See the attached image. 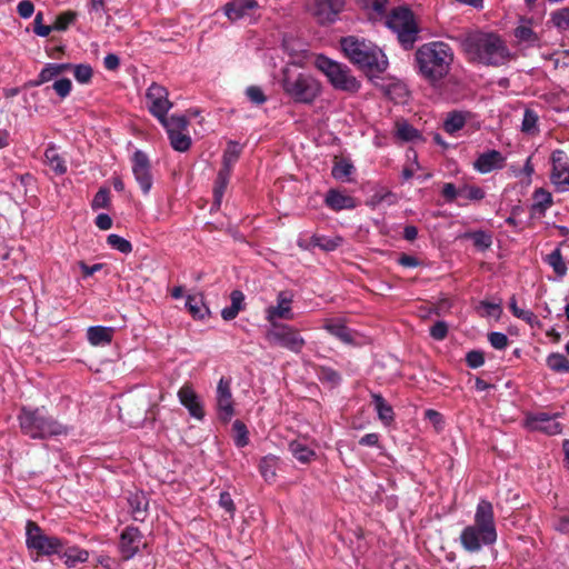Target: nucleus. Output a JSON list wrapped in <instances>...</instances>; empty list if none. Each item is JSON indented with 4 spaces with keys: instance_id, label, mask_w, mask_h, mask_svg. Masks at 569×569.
I'll return each mask as SVG.
<instances>
[{
    "instance_id": "obj_34",
    "label": "nucleus",
    "mask_w": 569,
    "mask_h": 569,
    "mask_svg": "<svg viewBox=\"0 0 569 569\" xmlns=\"http://www.w3.org/2000/svg\"><path fill=\"white\" fill-rule=\"evenodd\" d=\"M44 162L51 168L56 174H63L67 172V164L63 157L60 156L53 144L48 146L44 151Z\"/></svg>"
},
{
    "instance_id": "obj_22",
    "label": "nucleus",
    "mask_w": 569,
    "mask_h": 569,
    "mask_svg": "<svg viewBox=\"0 0 569 569\" xmlns=\"http://www.w3.org/2000/svg\"><path fill=\"white\" fill-rule=\"evenodd\" d=\"M180 403L189 411L190 416L197 420H202L206 416L203 405L191 385H183L178 391Z\"/></svg>"
},
{
    "instance_id": "obj_58",
    "label": "nucleus",
    "mask_w": 569,
    "mask_h": 569,
    "mask_svg": "<svg viewBox=\"0 0 569 569\" xmlns=\"http://www.w3.org/2000/svg\"><path fill=\"white\" fill-rule=\"evenodd\" d=\"M52 89L56 91V93L60 97V98H66L67 96H69L71 89H72V82L70 79L68 78H61V79H58L56 80L53 83H52Z\"/></svg>"
},
{
    "instance_id": "obj_11",
    "label": "nucleus",
    "mask_w": 569,
    "mask_h": 569,
    "mask_svg": "<svg viewBox=\"0 0 569 569\" xmlns=\"http://www.w3.org/2000/svg\"><path fill=\"white\" fill-rule=\"evenodd\" d=\"M345 8V0H308L307 10L320 24H331Z\"/></svg>"
},
{
    "instance_id": "obj_62",
    "label": "nucleus",
    "mask_w": 569,
    "mask_h": 569,
    "mask_svg": "<svg viewBox=\"0 0 569 569\" xmlns=\"http://www.w3.org/2000/svg\"><path fill=\"white\" fill-rule=\"evenodd\" d=\"M459 192L460 188H456L451 182L445 183L441 190V194L448 203L453 202L459 197Z\"/></svg>"
},
{
    "instance_id": "obj_16",
    "label": "nucleus",
    "mask_w": 569,
    "mask_h": 569,
    "mask_svg": "<svg viewBox=\"0 0 569 569\" xmlns=\"http://www.w3.org/2000/svg\"><path fill=\"white\" fill-rule=\"evenodd\" d=\"M142 547H144L143 533L139 528L126 527L120 535L118 545L121 559L124 561L132 559Z\"/></svg>"
},
{
    "instance_id": "obj_41",
    "label": "nucleus",
    "mask_w": 569,
    "mask_h": 569,
    "mask_svg": "<svg viewBox=\"0 0 569 569\" xmlns=\"http://www.w3.org/2000/svg\"><path fill=\"white\" fill-rule=\"evenodd\" d=\"M533 200L535 203L531 207V211L538 212L540 214H543L545 211L552 204L551 193L542 188L535 190Z\"/></svg>"
},
{
    "instance_id": "obj_51",
    "label": "nucleus",
    "mask_w": 569,
    "mask_h": 569,
    "mask_svg": "<svg viewBox=\"0 0 569 569\" xmlns=\"http://www.w3.org/2000/svg\"><path fill=\"white\" fill-rule=\"evenodd\" d=\"M77 19L74 11L68 10L59 13L53 22L56 31H66Z\"/></svg>"
},
{
    "instance_id": "obj_60",
    "label": "nucleus",
    "mask_w": 569,
    "mask_h": 569,
    "mask_svg": "<svg viewBox=\"0 0 569 569\" xmlns=\"http://www.w3.org/2000/svg\"><path fill=\"white\" fill-rule=\"evenodd\" d=\"M353 170V166L347 161H339L336 162L335 167L332 168V176L336 179H343L351 174Z\"/></svg>"
},
{
    "instance_id": "obj_47",
    "label": "nucleus",
    "mask_w": 569,
    "mask_h": 569,
    "mask_svg": "<svg viewBox=\"0 0 569 569\" xmlns=\"http://www.w3.org/2000/svg\"><path fill=\"white\" fill-rule=\"evenodd\" d=\"M232 430L234 432V445L238 448H243L249 443V431L244 422L237 419L232 423Z\"/></svg>"
},
{
    "instance_id": "obj_44",
    "label": "nucleus",
    "mask_w": 569,
    "mask_h": 569,
    "mask_svg": "<svg viewBox=\"0 0 569 569\" xmlns=\"http://www.w3.org/2000/svg\"><path fill=\"white\" fill-rule=\"evenodd\" d=\"M547 367L555 372H569V359L560 352H552L546 359Z\"/></svg>"
},
{
    "instance_id": "obj_9",
    "label": "nucleus",
    "mask_w": 569,
    "mask_h": 569,
    "mask_svg": "<svg viewBox=\"0 0 569 569\" xmlns=\"http://www.w3.org/2000/svg\"><path fill=\"white\" fill-rule=\"evenodd\" d=\"M425 81L443 99L458 101L465 87L455 73H422Z\"/></svg>"
},
{
    "instance_id": "obj_54",
    "label": "nucleus",
    "mask_w": 569,
    "mask_h": 569,
    "mask_svg": "<svg viewBox=\"0 0 569 569\" xmlns=\"http://www.w3.org/2000/svg\"><path fill=\"white\" fill-rule=\"evenodd\" d=\"M551 21L557 28L569 30V8H563L552 12Z\"/></svg>"
},
{
    "instance_id": "obj_17",
    "label": "nucleus",
    "mask_w": 569,
    "mask_h": 569,
    "mask_svg": "<svg viewBox=\"0 0 569 569\" xmlns=\"http://www.w3.org/2000/svg\"><path fill=\"white\" fill-rule=\"evenodd\" d=\"M470 527H475L485 533L487 540L498 538L493 506L488 500H480L475 513V521Z\"/></svg>"
},
{
    "instance_id": "obj_3",
    "label": "nucleus",
    "mask_w": 569,
    "mask_h": 569,
    "mask_svg": "<svg viewBox=\"0 0 569 569\" xmlns=\"http://www.w3.org/2000/svg\"><path fill=\"white\" fill-rule=\"evenodd\" d=\"M21 432L32 439H44L67 433V428L48 416L44 408L22 407L18 415Z\"/></svg>"
},
{
    "instance_id": "obj_31",
    "label": "nucleus",
    "mask_w": 569,
    "mask_h": 569,
    "mask_svg": "<svg viewBox=\"0 0 569 569\" xmlns=\"http://www.w3.org/2000/svg\"><path fill=\"white\" fill-rule=\"evenodd\" d=\"M563 243L565 242H560L559 246L552 252H550L543 258V261L552 268L553 272L557 274L559 279H562L568 271L567 264L561 252V246H563Z\"/></svg>"
},
{
    "instance_id": "obj_35",
    "label": "nucleus",
    "mask_w": 569,
    "mask_h": 569,
    "mask_svg": "<svg viewBox=\"0 0 569 569\" xmlns=\"http://www.w3.org/2000/svg\"><path fill=\"white\" fill-rule=\"evenodd\" d=\"M278 463L279 458L273 455H267L260 459L258 469L261 477L267 482H273L276 480Z\"/></svg>"
},
{
    "instance_id": "obj_1",
    "label": "nucleus",
    "mask_w": 569,
    "mask_h": 569,
    "mask_svg": "<svg viewBox=\"0 0 569 569\" xmlns=\"http://www.w3.org/2000/svg\"><path fill=\"white\" fill-rule=\"evenodd\" d=\"M468 61L486 67H500L511 54L506 42L495 32L468 31L453 38Z\"/></svg>"
},
{
    "instance_id": "obj_18",
    "label": "nucleus",
    "mask_w": 569,
    "mask_h": 569,
    "mask_svg": "<svg viewBox=\"0 0 569 569\" xmlns=\"http://www.w3.org/2000/svg\"><path fill=\"white\" fill-rule=\"evenodd\" d=\"M131 163L132 173L141 191L144 194L149 193L153 183V177L151 173V164L148 156L141 150H136L132 154Z\"/></svg>"
},
{
    "instance_id": "obj_2",
    "label": "nucleus",
    "mask_w": 569,
    "mask_h": 569,
    "mask_svg": "<svg viewBox=\"0 0 569 569\" xmlns=\"http://www.w3.org/2000/svg\"><path fill=\"white\" fill-rule=\"evenodd\" d=\"M340 47L350 62L359 69L386 71L389 66L385 52L369 40L348 36L341 38Z\"/></svg>"
},
{
    "instance_id": "obj_49",
    "label": "nucleus",
    "mask_w": 569,
    "mask_h": 569,
    "mask_svg": "<svg viewBox=\"0 0 569 569\" xmlns=\"http://www.w3.org/2000/svg\"><path fill=\"white\" fill-rule=\"evenodd\" d=\"M466 238L472 240L473 246L479 250H487L492 244V237L482 230L466 233Z\"/></svg>"
},
{
    "instance_id": "obj_25",
    "label": "nucleus",
    "mask_w": 569,
    "mask_h": 569,
    "mask_svg": "<svg viewBox=\"0 0 569 569\" xmlns=\"http://www.w3.org/2000/svg\"><path fill=\"white\" fill-rule=\"evenodd\" d=\"M114 332L112 327L91 326L87 329V339L93 347L108 346L112 342Z\"/></svg>"
},
{
    "instance_id": "obj_45",
    "label": "nucleus",
    "mask_w": 569,
    "mask_h": 569,
    "mask_svg": "<svg viewBox=\"0 0 569 569\" xmlns=\"http://www.w3.org/2000/svg\"><path fill=\"white\" fill-rule=\"evenodd\" d=\"M343 239L341 237L328 238L326 236H313L311 244L325 251H333L341 246Z\"/></svg>"
},
{
    "instance_id": "obj_33",
    "label": "nucleus",
    "mask_w": 569,
    "mask_h": 569,
    "mask_svg": "<svg viewBox=\"0 0 569 569\" xmlns=\"http://www.w3.org/2000/svg\"><path fill=\"white\" fill-rule=\"evenodd\" d=\"M315 372L319 381L323 385H328L330 388L338 387L342 381L341 375L328 366H315Z\"/></svg>"
},
{
    "instance_id": "obj_24",
    "label": "nucleus",
    "mask_w": 569,
    "mask_h": 569,
    "mask_svg": "<svg viewBox=\"0 0 569 569\" xmlns=\"http://www.w3.org/2000/svg\"><path fill=\"white\" fill-rule=\"evenodd\" d=\"M506 158L498 150H488L478 156L473 163L475 170L480 173H489L493 170L502 169Z\"/></svg>"
},
{
    "instance_id": "obj_61",
    "label": "nucleus",
    "mask_w": 569,
    "mask_h": 569,
    "mask_svg": "<svg viewBox=\"0 0 569 569\" xmlns=\"http://www.w3.org/2000/svg\"><path fill=\"white\" fill-rule=\"evenodd\" d=\"M488 341L497 350L505 349L509 343L507 335L497 331L488 333Z\"/></svg>"
},
{
    "instance_id": "obj_7",
    "label": "nucleus",
    "mask_w": 569,
    "mask_h": 569,
    "mask_svg": "<svg viewBox=\"0 0 569 569\" xmlns=\"http://www.w3.org/2000/svg\"><path fill=\"white\" fill-rule=\"evenodd\" d=\"M26 545L30 551H34L37 558L42 556L60 555L64 547V539L50 536L34 521L26 525Z\"/></svg>"
},
{
    "instance_id": "obj_4",
    "label": "nucleus",
    "mask_w": 569,
    "mask_h": 569,
    "mask_svg": "<svg viewBox=\"0 0 569 569\" xmlns=\"http://www.w3.org/2000/svg\"><path fill=\"white\" fill-rule=\"evenodd\" d=\"M386 26L397 34V39L405 50L413 48L420 28L410 8L405 6L393 8L386 18Z\"/></svg>"
},
{
    "instance_id": "obj_21",
    "label": "nucleus",
    "mask_w": 569,
    "mask_h": 569,
    "mask_svg": "<svg viewBox=\"0 0 569 569\" xmlns=\"http://www.w3.org/2000/svg\"><path fill=\"white\" fill-rule=\"evenodd\" d=\"M497 541V538L487 540L485 533L475 527L467 526L460 533V543L462 548L469 553L479 552L483 546H491Z\"/></svg>"
},
{
    "instance_id": "obj_19",
    "label": "nucleus",
    "mask_w": 569,
    "mask_h": 569,
    "mask_svg": "<svg viewBox=\"0 0 569 569\" xmlns=\"http://www.w3.org/2000/svg\"><path fill=\"white\" fill-rule=\"evenodd\" d=\"M146 98L149 102V111L156 118L163 117V113H168L172 107V103L168 100L167 89L157 83H152L148 88Z\"/></svg>"
},
{
    "instance_id": "obj_64",
    "label": "nucleus",
    "mask_w": 569,
    "mask_h": 569,
    "mask_svg": "<svg viewBox=\"0 0 569 569\" xmlns=\"http://www.w3.org/2000/svg\"><path fill=\"white\" fill-rule=\"evenodd\" d=\"M448 335V326L445 321H437L430 328V336L436 340H443Z\"/></svg>"
},
{
    "instance_id": "obj_48",
    "label": "nucleus",
    "mask_w": 569,
    "mask_h": 569,
    "mask_svg": "<svg viewBox=\"0 0 569 569\" xmlns=\"http://www.w3.org/2000/svg\"><path fill=\"white\" fill-rule=\"evenodd\" d=\"M171 147L179 152H184L189 150L191 146V138L184 133V131L181 132H174L168 134Z\"/></svg>"
},
{
    "instance_id": "obj_15",
    "label": "nucleus",
    "mask_w": 569,
    "mask_h": 569,
    "mask_svg": "<svg viewBox=\"0 0 569 569\" xmlns=\"http://www.w3.org/2000/svg\"><path fill=\"white\" fill-rule=\"evenodd\" d=\"M289 64L301 69L316 68L318 71H345L340 63L322 56L312 52L302 51L300 54L292 57Z\"/></svg>"
},
{
    "instance_id": "obj_13",
    "label": "nucleus",
    "mask_w": 569,
    "mask_h": 569,
    "mask_svg": "<svg viewBox=\"0 0 569 569\" xmlns=\"http://www.w3.org/2000/svg\"><path fill=\"white\" fill-rule=\"evenodd\" d=\"M216 408L219 419L227 423L236 413L234 400L231 391V378L221 377L216 390Z\"/></svg>"
},
{
    "instance_id": "obj_6",
    "label": "nucleus",
    "mask_w": 569,
    "mask_h": 569,
    "mask_svg": "<svg viewBox=\"0 0 569 569\" xmlns=\"http://www.w3.org/2000/svg\"><path fill=\"white\" fill-rule=\"evenodd\" d=\"M453 58L451 47L442 41L425 43L416 52L420 71H432L433 68L449 69Z\"/></svg>"
},
{
    "instance_id": "obj_29",
    "label": "nucleus",
    "mask_w": 569,
    "mask_h": 569,
    "mask_svg": "<svg viewBox=\"0 0 569 569\" xmlns=\"http://www.w3.org/2000/svg\"><path fill=\"white\" fill-rule=\"evenodd\" d=\"M330 83L336 88L348 92H356L360 82L351 73H325Z\"/></svg>"
},
{
    "instance_id": "obj_27",
    "label": "nucleus",
    "mask_w": 569,
    "mask_h": 569,
    "mask_svg": "<svg viewBox=\"0 0 569 569\" xmlns=\"http://www.w3.org/2000/svg\"><path fill=\"white\" fill-rule=\"evenodd\" d=\"M325 203L333 211L356 208L355 198L343 194L336 189H330L325 198Z\"/></svg>"
},
{
    "instance_id": "obj_53",
    "label": "nucleus",
    "mask_w": 569,
    "mask_h": 569,
    "mask_svg": "<svg viewBox=\"0 0 569 569\" xmlns=\"http://www.w3.org/2000/svg\"><path fill=\"white\" fill-rule=\"evenodd\" d=\"M459 197H463L468 200H482L485 198V191L478 186L465 184L460 187Z\"/></svg>"
},
{
    "instance_id": "obj_30",
    "label": "nucleus",
    "mask_w": 569,
    "mask_h": 569,
    "mask_svg": "<svg viewBox=\"0 0 569 569\" xmlns=\"http://www.w3.org/2000/svg\"><path fill=\"white\" fill-rule=\"evenodd\" d=\"M288 449L290 453L301 463H310L317 457L313 449L307 446L301 440H292L289 442Z\"/></svg>"
},
{
    "instance_id": "obj_50",
    "label": "nucleus",
    "mask_w": 569,
    "mask_h": 569,
    "mask_svg": "<svg viewBox=\"0 0 569 569\" xmlns=\"http://www.w3.org/2000/svg\"><path fill=\"white\" fill-rule=\"evenodd\" d=\"M41 71H93L92 67L84 63L70 64V63H49Z\"/></svg>"
},
{
    "instance_id": "obj_12",
    "label": "nucleus",
    "mask_w": 569,
    "mask_h": 569,
    "mask_svg": "<svg viewBox=\"0 0 569 569\" xmlns=\"http://www.w3.org/2000/svg\"><path fill=\"white\" fill-rule=\"evenodd\" d=\"M560 416V412L552 415L545 411L527 412L523 426L530 431H540L550 436L558 435L562 431V426L556 421Z\"/></svg>"
},
{
    "instance_id": "obj_38",
    "label": "nucleus",
    "mask_w": 569,
    "mask_h": 569,
    "mask_svg": "<svg viewBox=\"0 0 569 569\" xmlns=\"http://www.w3.org/2000/svg\"><path fill=\"white\" fill-rule=\"evenodd\" d=\"M157 119L166 128L168 134L186 131L189 124V121L184 116L172 114L168 118L167 113H163V117Z\"/></svg>"
},
{
    "instance_id": "obj_26",
    "label": "nucleus",
    "mask_w": 569,
    "mask_h": 569,
    "mask_svg": "<svg viewBox=\"0 0 569 569\" xmlns=\"http://www.w3.org/2000/svg\"><path fill=\"white\" fill-rule=\"evenodd\" d=\"M323 329L346 345H357L355 340V331L341 321L326 320Z\"/></svg>"
},
{
    "instance_id": "obj_56",
    "label": "nucleus",
    "mask_w": 569,
    "mask_h": 569,
    "mask_svg": "<svg viewBox=\"0 0 569 569\" xmlns=\"http://www.w3.org/2000/svg\"><path fill=\"white\" fill-rule=\"evenodd\" d=\"M247 98L254 104L260 106L267 101V96L259 86H249L246 89Z\"/></svg>"
},
{
    "instance_id": "obj_23",
    "label": "nucleus",
    "mask_w": 569,
    "mask_h": 569,
    "mask_svg": "<svg viewBox=\"0 0 569 569\" xmlns=\"http://www.w3.org/2000/svg\"><path fill=\"white\" fill-rule=\"evenodd\" d=\"M258 8L257 0H231L223 6V12L230 21L234 22L251 17Z\"/></svg>"
},
{
    "instance_id": "obj_36",
    "label": "nucleus",
    "mask_w": 569,
    "mask_h": 569,
    "mask_svg": "<svg viewBox=\"0 0 569 569\" xmlns=\"http://www.w3.org/2000/svg\"><path fill=\"white\" fill-rule=\"evenodd\" d=\"M242 152V147L236 141H229L227 149L222 156V166L221 170H227L228 172H232L233 166L239 160Z\"/></svg>"
},
{
    "instance_id": "obj_10",
    "label": "nucleus",
    "mask_w": 569,
    "mask_h": 569,
    "mask_svg": "<svg viewBox=\"0 0 569 569\" xmlns=\"http://www.w3.org/2000/svg\"><path fill=\"white\" fill-rule=\"evenodd\" d=\"M369 80L378 88H380L383 96L396 103H405L407 101L409 91L407 86L395 77L386 73H366Z\"/></svg>"
},
{
    "instance_id": "obj_32",
    "label": "nucleus",
    "mask_w": 569,
    "mask_h": 569,
    "mask_svg": "<svg viewBox=\"0 0 569 569\" xmlns=\"http://www.w3.org/2000/svg\"><path fill=\"white\" fill-rule=\"evenodd\" d=\"M371 399L379 419L385 425H390L395 420V412L392 407L380 393L371 392Z\"/></svg>"
},
{
    "instance_id": "obj_43",
    "label": "nucleus",
    "mask_w": 569,
    "mask_h": 569,
    "mask_svg": "<svg viewBox=\"0 0 569 569\" xmlns=\"http://www.w3.org/2000/svg\"><path fill=\"white\" fill-rule=\"evenodd\" d=\"M186 307L194 319H203L209 312L201 297L188 296Z\"/></svg>"
},
{
    "instance_id": "obj_5",
    "label": "nucleus",
    "mask_w": 569,
    "mask_h": 569,
    "mask_svg": "<svg viewBox=\"0 0 569 569\" xmlns=\"http://www.w3.org/2000/svg\"><path fill=\"white\" fill-rule=\"evenodd\" d=\"M284 93L297 103H312L320 93V83L311 73H283Z\"/></svg>"
},
{
    "instance_id": "obj_8",
    "label": "nucleus",
    "mask_w": 569,
    "mask_h": 569,
    "mask_svg": "<svg viewBox=\"0 0 569 569\" xmlns=\"http://www.w3.org/2000/svg\"><path fill=\"white\" fill-rule=\"evenodd\" d=\"M264 339L271 347H279L293 353H300L306 346V340L300 331L287 323L270 325L264 333Z\"/></svg>"
},
{
    "instance_id": "obj_55",
    "label": "nucleus",
    "mask_w": 569,
    "mask_h": 569,
    "mask_svg": "<svg viewBox=\"0 0 569 569\" xmlns=\"http://www.w3.org/2000/svg\"><path fill=\"white\" fill-rule=\"evenodd\" d=\"M515 37L521 41L527 43H535L538 41V37L532 31V29L528 26H519L515 29Z\"/></svg>"
},
{
    "instance_id": "obj_42",
    "label": "nucleus",
    "mask_w": 569,
    "mask_h": 569,
    "mask_svg": "<svg viewBox=\"0 0 569 569\" xmlns=\"http://www.w3.org/2000/svg\"><path fill=\"white\" fill-rule=\"evenodd\" d=\"M466 124V116L460 111H452L449 112L445 122H443V130L449 133L453 134L457 131L461 130Z\"/></svg>"
},
{
    "instance_id": "obj_59",
    "label": "nucleus",
    "mask_w": 569,
    "mask_h": 569,
    "mask_svg": "<svg viewBox=\"0 0 569 569\" xmlns=\"http://www.w3.org/2000/svg\"><path fill=\"white\" fill-rule=\"evenodd\" d=\"M466 363L471 369H477L485 363V353L480 350H470L466 355Z\"/></svg>"
},
{
    "instance_id": "obj_57",
    "label": "nucleus",
    "mask_w": 569,
    "mask_h": 569,
    "mask_svg": "<svg viewBox=\"0 0 569 569\" xmlns=\"http://www.w3.org/2000/svg\"><path fill=\"white\" fill-rule=\"evenodd\" d=\"M109 194H110V192L108 189H106V188L99 189L98 192L93 197V200L91 203L92 209L97 210V209L108 208L109 202H110Z\"/></svg>"
},
{
    "instance_id": "obj_20",
    "label": "nucleus",
    "mask_w": 569,
    "mask_h": 569,
    "mask_svg": "<svg viewBox=\"0 0 569 569\" xmlns=\"http://www.w3.org/2000/svg\"><path fill=\"white\" fill-rule=\"evenodd\" d=\"M292 295L289 291H280L277 296V306L266 309V319L270 325L279 323L278 319L292 320Z\"/></svg>"
},
{
    "instance_id": "obj_46",
    "label": "nucleus",
    "mask_w": 569,
    "mask_h": 569,
    "mask_svg": "<svg viewBox=\"0 0 569 569\" xmlns=\"http://www.w3.org/2000/svg\"><path fill=\"white\" fill-rule=\"evenodd\" d=\"M539 117L533 109L527 108L523 112V119L521 123V131L527 134H535L538 132L537 123Z\"/></svg>"
},
{
    "instance_id": "obj_37",
    "label": "nucleus",
    "mask_w": 569,
    "mask_h": 569,
    "mask_svg": "<svg viewBox=\"0 0 569 569\" xmlns=\"http://www.w3.org/2000/svg\"><path fill=\"white\" fill-rule=\"evenodd\" d=\"M396 137L403 142L421 140V133L406 120H398L395 124Z\"/></svg>"
},
{
    "instance_id": "obj_39",
    "label": "nucleus",
    "mask_w": 569,
    "mask_h": 569,
    "mask_svg": "<svg viewBox=\"0 0 569 569\" xmlns=\"http://www.w3.org/2000/svg\"><path fill=\"white\" fill-rule=\"evenodd\" d=\"M231 172L219 170L213 186V207L219 208L227 190Z\"/></svg>"
},
{
    "instance_id": "obj_14",
    "label": "nucleus",
    "mask_w": 569,
    "mask_h": 569,
    "mask_svg": "<svg viewBox=\"0 0 569 569\" xmlns=\"http://www.w3.org/2000/svg\"><path fill=\"white\" fill-rule=\"evenodd\" d=\"M552 169L550 180L557 191L566 192L569 190V157L566 151L556 149L550 157Z\"/></svg>"
},
{
    "instance_id": "obj_63",
    "label": "nucleus",
    "mask_w": 569,
    "mask_h": 569,
    "mask_svg": "<svg viewBox=\"0 0 569 569\" xmlns=\"http://www.w3.org/2000/svg\"><path fill=\"white\" fill-rule=\"evenodd\" d=\"M219 506L223 508L231 517L234 515L236 506L228 491H222L219 497Z\"/></svg>"
},
{
    "instance_id": "obj_28",
    "label": "nucleus",
    "mask_w": 569,
    "mask_h": 569,
    "mask_svg": "<svg viewBox=\"0 0 569 569\" xmlns=\"http://www.w3.org/2000/svg\"><path fill=\"white\" fill-rule=\"evenodd\" d=\"M58 556L64 559V565L68 567H74L77 563H83L89 559V552L87 550L78 546H69L67 540H64L62 552Z\"/></svg>"
},
{
    "instance_id": "obj_52",
    "label": "nucleus",
    "mask_w": 569,
    "mask_h": 569,
    "mask_svg": "<svg viewBox=\"0 0 569 569\" xmlns=\"http://www.w3.org/2000/svg\"><path fill=\"white\" fill-rule=\"evenodd\" d=\"M107 243L114 250H118L121 253H130L132 251V244L129 240L111 233L107 237Z\"/></svg>"
},
{
    "instance_id": "obj_40",
    "label": "nucleus",
    "mask_w": 569,
    "mask_h": 569,
    "mask_svg": "<svg viewBox=\"0 0 569 569\" xmlns=\"http://www.w3.org/2000/svg\"><path fill=\"white\" fill-rule=\"evenodd\" d=\"M128 502L131 508L132 517L136 521H143L147 516L148 501L141 495H132Z\"/></svg>"
}]
</instances>
